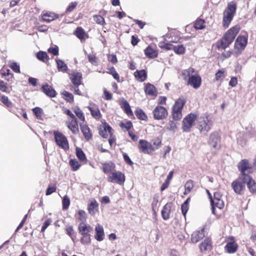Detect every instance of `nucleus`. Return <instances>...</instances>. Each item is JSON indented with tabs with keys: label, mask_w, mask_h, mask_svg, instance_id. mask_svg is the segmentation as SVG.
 <instances>
[{
	"label": "nucleus",
	"mask_w": 256,
	"mask_h": 256,
	"mask_svg": "<svg viewBox=\"0 0 256 256\" xmlns=\"http://www.w3.org/2000/svg\"><path fill=\"white\" fill-rule=\"evenodd\" d=\"M240 28L235 26L230 29L223 38L216 43V46L219 50H224L233 42L236 35L239 32Z\"/></svg>",
	"instance_id": "nucleus-1"
},
{
	"label": "nucleus",
	"mask_w": 256,
	"mask_h": 256,
	"mask_svg": "<svg viewBox=\"0 0 256 256\" xmlns=\"http://www.w3.org/2000/svg\"><path fill=\"white\" fill-rule=\"evenodd\" d=\"M79 233L82 236L80 242L84 245H88L91 242L90 235L88 233L92 230V227L86 222H80L78 227Z\"/></svg>",
	"instance_id": "nucleus-2"
},
{
	"label": "nucleus",
	"mask_w": 256,
	"mask_h": 256,
	"mask_svg": "<svg viewBox=\"0 0 256 256\" xmlns=\"http://www.w3.org/2000/svg\"><path fill=\"white\" fill-rule=\"evenodd\" d=\"M236 6L234 2H230L226 9L224 12L223 22L224 26L226 28L228 26L229 24L232 20L233 16L236 12Z\"/></svg>",
	"instance_id": "nucleus-3"
},
{
	"label": "nucleus",
	"mask_w": 256,
	"mask_h": 256,
	"mask_svg": "<svg viewBox=\"0 0 256 256\" xmlns=\"http://www.w3.org/2000/svg\"><path fill=\"white\" fill-rule=\"evenodd\" d=\"M186 102L184 98H179L172 106V116L176 120H180L182 118V110Z\"/></svg>",
	"instance_id": "nucleus-4"
},
{
	"label": "nucleus",
	"mask_w": 256,
	"mask_h": 256,
	"mask_svg": "<svg viewBox=\"0 0 256 256\" xmlns=\"http://www.w3.org/2000/svg\"><path fill=\"white\" fill-rule=\"evenodd\" d=\"M56 144L62 148L67 150L69 148L68 140L66 136L58 131L54 132Z\"/></svg>",
	"instance_id": "nucleus-5"
},
{
	"label": "nucleus",
	"mask_w": 256,
	"mask_h": 256,
	"mask_svg": "<svg viewBox=\"0 0 256 256\" xmlns=\"http://www.w3.org/2000/svg\"><path fill=\"white\" fill-rule=\"evenodd\" d=\"M196 118L197 114L194 113H190L186 116L182 120L183 131L185 132H190Z\"/></svg>",
	"instance_id": "nucleus-6"
},
{
	"label": "nucleus",
	"mask_w": 256,
	"mask_h": 256,
	"mask_svg": "<svg viewBox=\"0 0 256 256\" xmlns=\"http://www.w3.org/2000/svg\"><path fill=\"white\" fill-rule=\"evenodd\" d=\"M198 128L200 132H208L210 128L212 122L208 115L201 116L198 120Z\"/></svg>",
	"instance_id": "nucleus-7"
},
{
	"label": "nucleus",
	"mask_w": 256,
	"mask_h": 256,
	"mask_svg": "<svg viewBox=\"0 0 256 256\" xmlns=\"http://www.w3.org/2000/svg\"><path fill=\"white\" fill-rule=\"evenodd\" d=\"M248 43V38L244 36H238L234 43V51L236 55H238L244 49Z\"/></svg>",
	"instance_id": "nucleus-8"
},
{
	"label": "nucleus",
	"mask_w": 256,
	"mask_h": 256,
	"mask_svg": "<svg viewBox=\"0 0 256 256\" xmlns=\"http://www.w3.org/2000/svg\"><path fill=\"white\" fill-rule=\"evenodd\" d=\"M108 180L121 185L124 184L125 181V176L121 172L114 170L108 176Z\"/></svg>",
	"instance_id": "nucleus-9"
},
{
	"label": "nucleus",
	"mask_w": 256,
	"mask_h": 256,
	"mask_svg": "<svg viewBox=\"0 0 256 256\" xmlns=\"http://www.w3.org/2000/svg\"><path fill=\"white\" fill-rule=\"evenodd\" d=\"M238 170L240 172L239 176L243 178L246 176H249L246 172H250L251 167L248 163V160L246 159L242 160L238 165Z\"/></svg>",
	"instance_id": "nucleus-10"
},
{
	"label": "nucleus",
	"mask_w": 256,
	"mask_h": 256,
	"mask_svg": "<svg viewBox=\"0 0 256 256\" xmlns=\"http://www.w3.org/2000/svg\"><path fill=\"white\" fill-rule=\"evenodd\" d=\"M153 116L156 120H162L166 118L168 116V112L165 108L158 106L153 110Z\"/></svg>",
	"instance_id": "nucleus-11"
},
{
	"label": "nucleus",
	"mask_w": 256,
	"mask_h": 256,
	"mask_svg": "<svg viewBox=\"0 0 256 256\" xmlns=\"http://www.w3.org/2000/svg\"><path fill=\"white\" fill-rule=\"evenodd\" d=\"M245 184L243 177L238 176V178L232 183V187L236 194H240L245 189Z\"/></svg>",
	"instance_id": "nucleus-12"
},
{
	"label": "nucleus",
	"mask_w": 256,
	"mask_h": 256,
	"mask_svg": "<svg viewBox=\"0 0 256 256\" xmlns=\"http://www.w3.org/2000/svg\"><path fill=\"white\" fill-rule=\"evenodd\" d=\"M138 148L140 152L146 154H151L154 152L152 144L144 140H140Z\"/></svg>",
	"instance_id": "nucleus-13"
},
{
	"label": "nucleus",
	"mask_w": 256,
	"mask_h": 256,
	"mask_svg": "<svg viewBox=\"0 0 256 256\" xmlns=\"http://www.w3.org/2000/svg\"><path fill=\"white\" fill-rule=\"evenodd\" d=\"M69 78L74 85L78 86L82 84V74L76 70H72L68 74Z\"/></svg>",
	"instance_id": "nucleus-14"
},
{
	"label": "nucleus",
	"mask_w": 256,
	"mask_h": 256,
	"mask_svg": "<svg viewBox=\"0 0 256 256\" xmlns=\"http://www.w3.org/2000/svg\"><path fill=\"white\" fill-rule=\"evenodd\" d=\"M202 80L200 76L194 74L190 77L188 84L190 85L194 88H198L201 85Z\"/></svg>",
	"instance_id": "nucleus-15"
},
{
	"label": "nucleus",
	"mask_w": 256,
	"mask_h": 256,
	"mask_svg": "<svg viewBox=\"0 0 256 256\" xmlns=\"http://www.w3.org/2000/svg\"><path fill=\"white\" fill-rule=\"evenodd\" d=\"M244 182L247 184V186L250 191L254 194H256V182L250 176L244 178Z\"/></svg>",
	"instance_id": "nucleus-16"
},
{
	"label": "nucleus",
	"mask_w": 256,
	"mask_h": 256,
	"mask_svg": "<svg viewBox=\"0 0 256 256\" xmlns=\"http://www.w3.org/2000/svg\"><path fill=\"white\" fill-rule=\"evenodd\" d=\"M220 139L218 134L214 133L210 135L209 140V144L210 146L216 148H220Z\"/></svg>",
	"instance_id": "nucleus-17"
},
{
	"label": "nucleus",
	"mask_w": 256,
	"mask_h": 256,
	"mask_svg": "<svg viewBox=\"0 0 256 256\" xmlns=\"http://www.w3.org/2000/svg\"><path fill=\"white\" fill-rule=\"evenodd\" d=\"M204 237V230L194 232L191 236V241L192 243H196Z\"/></svg>",
	"instance_id": "nucleus-18"
},
{
	"label": "nucleus",
	"mask_w": 256,
	"mask_h": 256,
	"mask_svg": "<svg viewBox=\"0 0 256 256\" xmlns=\"http://www.w3.org/2000/svg\"><path fill=\"white\" fill-rule=\"evenodd\" d=\"M95 238L98 241H102L104 239V234L103 227L100 224H98L95 228Z\"/></svg>",
	"instance_id": "nucleus-19"
},
{
	"label": "nucleus",
	"mask_w": 256,
	"mask_h": 256,
	"mask_svg": "<svg viewBox=\"0 0 256 256\" xmlns=\"http://www.w3.org/2000/svg\"><path fill=\"white\" fill-rule=\"evenodd\" d=\"M212 247V245L211 241L208 238L206 239L199 245L200 250L202 252H205L210 250Z\"/></svg>",
	"instance_id": "nucleus-20"
},
{
	"label": "nucleus",
	"mask_w": 256,
	"mask_h": 256,
	"mask_svg": "<svg viewBox=\"0 0 256 256\" xmlns=\"http://www.w3.org/2000/svg\"><path fill=\"white\" fill-rule=\"evenodd\" d=\"M42 89L43 92L50 97L54 98L56 96V92L54 90L51 86L47 84L43 85Z\"/></svg>",
	"instance_id": "nucleus-21"
},
{
	"label": "nucleus",
	"mask_w": 256,
	"mask_h": 256,
	"mask_svg": "<svg viewBox=\"0 0 256 256\" xmlns=\"http://www.w3.org/2000/svg\"><path fill=\"white\" fill-rule=\"evenodd\" d=\"M103 130H101L100 132V134L104 138H108L109 134H112V128L110 126L107 124L106 122L103 123Z\"/></svg>",
	"instance_id": "nucleus-22"
},
{
	"label": "nucleus",
	"mask_w": 256,
	"mask_h": 256,
	"mask_svg": "<svg viewBox=\"0 0 256 256\" xmlns=\"http://www.w3.org/2000/svg\"><path fill=\"white\" fill-rule=\"evenodd\" d=\"M115 164L112 162H104L102 164V170L104 173L107 174H110L114 170Z\"/></svg>",
	"instance_id": "nucleus-23"
},
{
	"label": "nucleus",
	"mask_w": 256,
	"mask_h": 256,
	"mask_svg": "<svg viewBox=\"0 0 256 256\" xmlns=\"http://www.w3.org/2000/svg\"><path fill=\"white\" fill-rule=\"evenodd\" d=\"M98 204L95 200L90 201L88 204V210L91 215L94 216L98 211Z\"/></svg>",
	"instance_id": "nucleus-24"
},
{
	"label": "nucleus",
	"mask_w": 256,
	"mask_h": 256,
	"mask_svg": "<svg viewBox=\"0 0 256 256\" xmlns=\"http://www.w3.org/2000/svg\"><path fill=\"white\" fill-rule=\"evenodd\" d=\"M171 210L170 204H166L164 206L162 212V216L164 220H168L170 218V214Z\"/></svg>",
	"instance_id": "nucleus-25"
},
{
	"label": "nucleus",
	"mask_w": 256,
	"mask_h": 256,
	"mask_svg": "<svg viewBox=\"0 0 256 256\" xmlns=\"http://www.w3.org/2000/svg\"><path fill=\"white\" fill-rule=\"evenodd\" d=\"M231 241L228 242L225 246L226 250L228 253H234L237 249V244L234 242L233 237L230 238Z\"/></svg>",
	"instance_id": "nucleus-26"
},
{
	"label": "nucleus",
	"mask_w": 256,
	"mask_h": 256,
	"mask_svg": "<svg viewBox=\"0 0 256 256\" xmlns=\"http://www.w3.org/2000/svg\"><path fill=\"white\" fill-rule=\"evenodd\" d=\"M210 202L212 206V213L214 214H215L216 208L220 210L224 206V202L222 199L218 200H211Z\"/></svg>",
	"instance_id": "nucleus-27"
},
{
	"label": "nucleus",
	"mask_w": 256,
	"mask_h": 256,
	"mask_svg": "<svg viewBox=\"0 0 256 256\" xmlns=\"http://www.w3.org/2000/svg\"><path fill=\"white\" fill-rule=\"evenodd\" d=\"M68 127L74 134H78L79 130L77 118H75V120L68 122Z\"/></svg>",
	"instance_id": "nucleus-28"
},
{
	"label": "nucleus",
	"mask_w": 256,
	"mask_h": 256,
	"mask_svg": "<svg viewBox=\"0 0 256 256\" xmlns=\"http://www.w3.org/2000/svg\"><path fill=\"white\" fill-rule=\"evenodd\" d=\"M145 55L150 58H156L158 52L155 49L152 48L151 46H148L144 50Z\"/></svg>",
	"instance_id": "nucleus-29"
},
{
	"label": "nucleus",
	"mask_w": 256,
	"mask_h": 256,
	"mask_svg": "<svg viewBox=\"0 0 256 256\" xmlns=\"http://www.w3.org/2000/svg\"><path fill=\"white\" fill-rule=\"evenodd\" d=\"M80 128L81 131L82 132L86 140H89L91 139L92 137V134L90 132V130L88 126L84 124H80Z\"/></svg>",
	"instance_id": "nucleus-30"
},
{
	"label": "nucleus",
	"mask_w": 256,
	"mask_h": 256,
	"mask_svg": "<svg viewBox=\"0 0 256 256\" xmlns=\"http://www.w3.org/2000/svg\"><path fill=\"white\" fill-rule=\"evenodd\" d=\"M58 18V16L57 14L52 12H46L42 16V20L46 22H50Z\"/></svg>",
	"instance_id": "nucleus-31"
},
{
	"label": "nucleus",
	"mask_w": 256,
	"mask_h": 256,
	"mask_svg": "<svg viewBox=\"0 0 256 256\" xmlns=\"http://www.w3.org/2000/svg\"><path fill=\"white\" fill-rule=\"evenodd\" d=\"M57 68L58 71L62 72H66L68 68L67 65L65 64L64 62L58 58L56 59Z\"/></svg>",
	"instance_id": "nucleus-32"
},
{
	"label": "nucleus",
	"mask_w": 256,
	"mask_h": 256,
	"mask_svg": "<svg viewBox=\"0 0 256 256\" xmlns=\"http://www.w3.org/2000/svg\"><path fill=\"white\" fill-rule=\"evenodd\" d=\"M144 91L146 94L150 96H156L157 94L156 88L150 83L146 84Z\"/></svg>",
	"instance_id": "nucleus-33"
},
{
	"label": "nucleus",
	"mask_w": 256,
	"mask_h": 256,
	"mask_svg": "<svg viewBox=\"0 0 256 256\" xmlns=\"http://www.w3.org/2000/svg\"><path fill=\"white\" fill-rule=\"evenodd\" d=\"M134 76L138 80L142 82L146 80L147 74L146 71L144 70H142L135 72Z\"/></svg>",
	"instance_id": "nucleus-34"
},
{
	"label": "nucleus",
	"mask_w": 256,
	"mask_h": 256,
	"mask_svg": "<svg viewBox=\"0 0 256 256\" xmlns=\"http://www.w3.org/2000/svg\"><path fill=\"white\" fill-rule=\"evenodd\" d=\"M121 107L123 108L126 113L128 116H132L133 113L130 109L129 104L126 100H122L121 103Z\"/></svg>",
	"instance_id": "nucleus-35"
},
{
	"label": "nucleus",
	"mask_w": 256,
	"mask_h": 256,
	"mask_svg": "<svg viewBox=\"0 0 256 256\" xmlns=\"http://www.w3.org/2000/svg\"><path fill=\"white\" fill-rule=\"evenodd\" d=\"M90 111L92 116L96 119L99 120L101 117L100 111L98 108H88Z\"/></svg>",
	"instance_id": "nucleus-36"
},
{
	"label": "nucleus",
	"mask_w": 256,
	"mask_h": 256,
	"mask_svg": "<svg viewBox=\"0 0 256 256\" xmlns=\"http://www.w3.org/2000/svg\"><path fill=\"white\" fill-rule=\"evenodd\" d=\"M194 72V70L192 68H189L182 72V76L184 80H186L188 78L191 77V75Z\"/></svg>",
	"instance_id": "nucleus-37"
},
{
	"label": "nucleus",
	"mask_w": 256,
	"mask_h": 256,
	"mask_svg": "<svg viewBox=\"0 0 256 256\" xmlns=\"http://www.w3.org/2000/svg\"><path fill=\"white\" fill-rule=\"evenodd\" d=\"M36 58L39 60L43 62H46L48 60L49 58L46 52H39L36 54Z\"/></svg>",
	"instance_id": "nucleus-38"
},
{
	"label": "nucleus",
	"mask_w": 256,
	"mask_h": 256,
	"mask_svg": "<svg viewBox=\"0 0 256 256\" xmlns=\"http://www.w3.org/2000/svg\"><path fill=\"white\" fill-rule=\"evenodd\" d=\"M194 186V182L192 180H189L186 182L184 185L185 190L184 193V194H188L192 190Z\"/></svg>",
	"instance_id": "nucleus-39"
},
{
	"label": "nucleus",
	"mask_w": 256,
	"mask_h": 256,
	"mask_svg": "<svg viewBox=\"0 0 256 256\" xmlns=\"http://www.w3.org/2000/svg\"><path fill=\"white\" fill-rule=\"evenodd\" d=\"M72 170L74 171L77 170L80 167V164L76 159H71L69 162Z\"/></svg>",
	"instance_id": "nucleus-40"
},
{
	"label": "nucleus",
	"mask_w": 256,
	"mask_h": 256,
	"mask_svg": "<svg viewBox=\"0 0 256 256\" xmlns=\"http://www.w3.org/2000/svg\"><path fill=\"white\" fill-rule=\"evenodd\" d=\"M205 22L202 19L197 20L194 24V28L196 30H202L206 26L204 25Z\"/></svg>",
	"instance_id": "nucleus-41"
},
{
	"label": "nucleus",
	"mask_w": 256,
	"mask_h": 256,
	"mask_svg": "<svg viewBox=\"0 0 256 256\" xmlns=\"http://www.w3.org/2000/svg\"><path fill=\"white\" fill-rule=\"evenodd\" d=\"M76 155L78 158L81 161H84L86 160V157L85 154L82 150L81 148H76Z\"/></svg>",
	"instance_id": "nucleus-42"
},
{
	"label": "nucleus",
	"mask_w": 256,
	"mask_h": 256,
	"mask_svg": "<svg viewBox=\"0 0 256 256\" xmlns=\"http://www.w3.org/2000/svg\"><path fill=\"white\" fill-rule=\"evenodd\" d=\"M88 60L94 66H98V58L92 54L88 55Z\"/></svg>",
	"instance_id": "nucleus-43"
},
{
	"label": "nucleus",
	"mask_w": 256,
	"mask_h": 256,
	"mask_svg": "<svg viewBox=\"0 0 256 256\" xmlns=\"http://www.w3.org/2000/svg\"><path fill=\"white\" fill-rule=\"evenodd\" d=\"M135 114L139 119L142 120H146L147 119L146 115L141 109H137L135 112Z\"/></svg>",
	"instance_id": "nucleus-44"
},
{
	"label": "nucleus",
	"mask_w": 256,
	"mask_h": 256,
	"mask_svg": "<svg viewBox=\"0 0 256 256\" xmlns=\"http://www.w3.org/2000/svg\"><path fill=\"white\" fill-rule=\"evenodd\" d=\"M174 51L178 54H182L185 52V48L183 45L174 46Z\"/></svg>",
	"instance_id": "nucleus-45"
},
{
	"label": "nucleus",
	"mask_w": 256,
	"mask_h": 256,
	"mask_svg": "<svg viewBox=\"0 0 256 256\" xmlns=\"http://www.w3.org/2000/svg\"><path fill=\"white\" fill-rule=\"evenodd\" d=\"M159 196L158 194H155L153 197L152 202V208L154 212H156L157 208V205L158 202Z\"/></svg>",
	"instance_id": "nucleus-46"
},
{
	"label": "nucleus",
	"mask_w": 256,
	"mask_h": 256,
	"mask_svg": "<svg viewBox=\"0 0 256 256\" xmlns=\"http://www.w3.org/2000/svg\"><path fill=\"white\" fill-rule=\"evenodd\" d=\"M1 102L8 108L12 107V102L9 100L8 96H2L0 97Z\"/></svg>",
	"instance_id": "nucleus-47"
},
{
	"label": "nucleus",
	"mask_w": 256,
	"mask_h": 256,
	"mask_svg": "<svg viewBox=\"0 0 256 256\" xmlns=\"http://www.w3.org/2000/svg\"><path fill=\"white\" fill-rule=\"evenodd\" d=\"M75 34L80 39H83L84 38L85 32L82 28L78 27L75 31Z\"/></svg>",
	"instance_id": "nucleus-48"
},
{
	"label": "nucleus",
	"mask_w": 256,
	"mask_h": 256,
	"mask_svg": "<svg viewBox=\"0 0 256 256\" xmlns=\"http://www.w3.org/2000/svg\"><path fill=\"white\" fill-rule=\"evenodd\" d=\"M94 20L98 24L104 26L105 24L104 18L100 15H95L94 16Z\"/></svg>",
	"instance_id": "nucleus-49"
},
{
	"label": "nucleus",
	"mask_w": 256,
	"mask_h": 256,
	"mask_svg": "<svg viewBox=\"0 0 256 256\" xmlns=\"http://www.w3.org/2000/svg\"><path fill=\"white\" fill-rule=\"evenodd\" d=\"M74 113L76 116L82 121H84L85 118L84 115V113L78 108H75L74 110Z\"/></svg>",
	"instance_id": "nucleus-50"
},
{
	"label": "nucleus",
	"mask_w": 256,
	"mask_h": 256,
	"mask_svg": "<svg viewBox=\"0 0 256 256\" xmlns=\"http://www.w3.org/2000/svg\"><path fill=\"white\" fill-rule=\"evenodd\" d=\"M78 220L81 221V222H86V214L83 210H80L78 211Z\"/></svg>",
	"instance_id": "nucleus-51"
},
{
	"label": "nucleus",
	"mask_w": 256,
	"mask_h": 256,
	"mask_svg": "<svg viewBox=\"0 0 256 256\" xmlns=\"http://www.w3.org/2000/svg\"><path fill=\"white\" fill-rule=\"evenodd\" d=\"M32 111L38 119L41 120L42 118V110L40 108L36 107L32 109Z\"/></svg>",
	"instance_id": "nucleus-52"
},
{
	"label": "nucleus",
	"mask_w": 256,
	"mask_h": 256,
	"mask_svg": "<svg viewBox=\"0 0 256 256\" xmlns=\"http://www.w3.org/2000/svg\"><path fill=\"white\" fill-rule=\"evenodd\" d=\"M166 128L170 130H174L176 128V124L174 120H170L166 125Z\"/></svg>",
	"instance_id": "nucleus-53"
},
{
	"label": "nucleus",
	"mask_w": 256,
	"mask_h": 256,
	"mask_svg": "<svg viewBox=\"0 0 256 256\" xmlns=\"http://www.w3.org/2000/svg\"><path fill=\"white\" fill-rule=\"evenodd\" d=\"M152 144L154 151L156 150H158L161 146L162 142L160 139L157 138L152 140Z\"/></svg>",
	"instance_id": "nucleus-54"
},
{
	"label": "nucleus",
	"mask_w": 256,
	"mask_h": 256,
	"mask_svg": "<svg viewBox=\"0 0 256 256\" xmlns=\"http://www.w3.org/2000/svg\"><path fill=\"white\" fill-rule=\"evenodd\" d=\"M70 204V200L68 197L66 196H64L62 200V207L63 209L66 210Z\"/></svg>",
	"instance_id": "nucleus-55"
},
{
	"label": "nucleus",
	"mask_w": 256,
	"mask_h": 256,
	"mask_svg": "<svg viewBox=\"0 0 256 256\" xmlns=\"http://www.w3.org/2000/svg\"><path fill=\"white\" fill-rule=\"evenodd\" d=\"M62 94L66 100L67 101H68L69 102H73L74 96L72 94H70L68 92L64 91V92H63Z\"/></svg>",
	"instance_id": "nucleus-56"
},
{
	"label": "nucleus",
	"mask_w": 256,
	"mask_h": 256,
	"mask_svg": "<svg viewBox=\"0 0 256 256\" xmlns=\"http://www.w3.org/2000/svg\"><path fill=\"white\" fill-rule=\"evenodd\" d=\"M132 126V123L130 121H128L126 123L121 122L120 124V126L122 128H124L127 130H129Z\"/></svg>",
	"instance_id": "nucleus-57"
},
{
	"label": "nucleus",
	"mask_w": 256,
	"mask_h": 256,
	"mask_svg": "<svg viewBox=\"0 0 256 256\" xmlns=\"http://www.w3.org/2000/svg\"><path fill=\"white\" fill-rule=\"evenodd\" d=\"M8 88L7 86L6 83L4 82V81H0V90L4 92H9L8 90Z\"/></svg>",
	"instance_id": "nucleus-58"
},
{
	"label": "nucleus",
	"mask_w": 256,
	"mask_h": 256,
	"mask_svg": "<svg viewBox=\"0 0 256 256\" xmlns=\"http://www.w3.org/2000/svg\"><path fill=\"white\" fill-rule=\"evenodd\" d=\"M66 234H68L71 238L72 241H74V240L72 238V234H74V230L72 226H68L66 228Z\"/></svg>",
	"instance_id": "nucleus-59"
},
{
	"label": "nucleus",
	"mask_w": 256,
	"mask_h": 256,
	"mask_svg": "<svg viewBox=\"0 0 256 256\" xmlns=\"http://www.w3.org/2000/svg\"><path fill=\"white\" fill-rule=\"evenodd\" d=\"M48 52L54 56H57L58 54V48L57 46L50 47L48 49Z\"/></svg>",
	"instance_id": "nucleus-60"
},
{
	"label": "nucleus",
	"mask_w": 256,
	"mask_h": 256,
	"mask_svg": "<svg viewBox=\"0 0 256 256\" xmlns=\"http://www.w3.org/2000/svg\"><path fill=\"white\" fill-rule=\"evenodd\" d=\"M52 222L51 219L49 218L47 220L44 224L43 226L42 227L41 232H44L46 229L50 226V223Z\"/></svg>",
	"instance_id": "nucleus-61"
},
{
	"label": "nucleus",
	"mask_w": 256,
	"mask_h": 256,
	"mask_svg": "<svg viewBox=\"0 0 256 256\" xmlns=\"http://www.w3.org/2000/svg\"><path fill=\"white\" fill-rule=\"evenodd\" d=\"M110 74H112L114 78L118 81H119L120 76L116 72L115 69L112 68L110 70Z\"/></svg>",
	"instance_id": "nucleus-62"
},
{
	"label": "nucleus",
	"mask_w": 256,
	"mask_h": 256,
	"mask_svg": "<svg viewBox=\"0 0 256 256\" xmlns=\"http://www.w3.org/2000/svg\"><path fill=\"white\" fill-rule=\"evenodd\" d=\"M10 68L12 70H14L15 72L20 73V66L16 62H13L11 64Z\"/></svg>",
	"instance_id": "nucleus-63"
},
{
	"label": "nucleus",
	"mask_w": 256,
	"mask_h": 256,
	"mask_svg": "<svg viewBox=\"0 0 256 256\" xmlns=\"http://www.w3.org/2000/svg\"><path fill=\"white\" fill-rule=\"evenodd\" d=\"M108 60L113 64H116L118 62L116 56L114 54H110L108 56Z\"/></svg>",
	"instance_id": "nucleus-64"
}]
</instances>
